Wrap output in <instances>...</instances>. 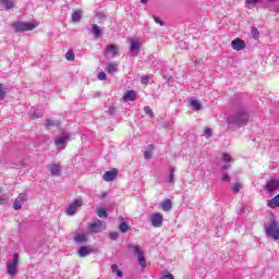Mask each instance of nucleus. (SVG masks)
<instances>
[{
    "label": "nucleus",
    "mask_w": 279,
    "mask_h": 279,
    "mask_svg": "<svg viewBox=\"0 0 279 279\" xmlns=\"http://www.w3.org/2000/svg\"><path fill=\"white\" fill-rule=\"evenodd\" d=\"M251 34L255 40H258V36H260V33L258 32V28H256V26L252 27Z\"/></svg>",
    "instance_id": "30"
},
{
    "label": "nucleus",
    "mask_w": 279,
    "mask_h": 279,
    "mask_svg": "<svg viewBox=\"0 0 279 279\" xmlns=\"http://www.w3.org/2000/svg\"><path fill=\"white\" fill-rule=\"evenodd\" d=\"M65 59L73 62V60H75V52H73V50H68L65 53Z\"/></svg>",
    "instance_id": "29"
},
{
    "label": "nucleus",
    "mask_w": 279,
    "mask_h": 279,
    "mask_svg": "<svg viewBox=\"0 0 279 279\" xmlns=\"http://www.w3.org/2000/svg\"><path fill=\"white\" fill-rule=\"evenodd\" d=\"M98 80H100V81L106 80V74H105V72H99V73H98Z\"/></svg>",
    "instance_id": "47"
},
{
    "label": "nucleus",
    "mask_w": 279,
    "mask_h": 279,
    "mask_svg": "<svg viewBox=\"0 0 279 279\" xmlns=\"http://www.w3.org/2000/svg\"><path fill=\"white\" fill-rule=\"evenodd\" d=\"M102 178L105 182H112V180L117 179V169L105 172Z\"/></svg>",
    "instance_id": "15"
},
{
    "label": "nucleus",
    "mask_w": 279,
    "mask_h": 279,
    "mask_svg": "<svg viewBox=\"0 0 279 279\" xmlns=\"http://www.w3.org/2000/svg\"><path fill=\"white\" fill-rule=\"evenodd\" d=\"M108 53H111L112 58H114V56H119V46L112 44L107 46L105 56H108Z\"/></svg>",
    "instance_id": "13"
},
{
    "label": "nucleus",
    "mask_w": 279,
    "mask_h": 279,
    "mask_svg": "<svg viewBox=\"0 0 279 279\" xmlns=\"http://www.w3.org/2000/svg\"><path fill=\"white\" fill-rule=\"evenodd\" d=\"M265 231L267 236H270V239H274V241H278L279 239V226L276 220H271L268 226L265 227Z\"/></svg>",
    "instance_id": "4"
},
{
    "label": "nucleus",
    "mask_w": 279,
    "mask_h": 279,
    "mask_svg": "<svg viewBox=\"0 0 279 279\" xmlns=\"http://www.w3.org/2000/svg\"><path fill=\"white\" fill-rule=\"evenodd\" d=\"M141 83L142 84H149V76H142Z\"/></svg>",
    "instance_id": "43"
},
{
    "label": "nucleus",
    "mask_w": 279,
    "mask_h": 279,
    "mask_svg": "<svg viewBox=\"0 0 279 279\" xmlns=\"http://www.w3.org/2000/svg\"><path fill=\"white\" fill-rule=\"evenodd\" d=\"M8 199H10L8 195L0 196V205L8 204Z\"/></svg>",
    "instance_id": "38"
},
{
    "label": "nucleus",
    "mask_w": 279,
    "mask_h": 279,
    "mask_svg": "<svg viewBox=\"0 0 279 279\" xmlns=\"http://www.w3.org/2000/svg\"><path fill=\"white\" fill-rule=\"evenodd\" d=\"M205 134H206L207 138H210V136H213V130L205 129Z\"/></svg>",
    "instance_id": "46"
},
{
    "label": "nucleus",
    "mask_w": 279,
    "mask_h": 279,
    "mask_svg": "<svg viewBox=\"0 0 279 279\" xmlns=\"http://www.w3.org/2000/svg\"><path fill=\"white\" fill-rule=\"evenodd\" d=\"M36 25L37 24L33 22H13L11 27H13L15 32H32V29H36Z\"/></svg>",
    "instance_id": "2"
},
{
    "label": "nucleus",
    "mask_w": 279,
    "mask_h": 279,
    "mask_svg": "<svg viewBox=\"0 0 279 279\" xmlns=\"http://www.w3.org/2000/svg\"><path fill=\"white\" fill-rule=\"evenodd\" d=\"M129 250H132L134 254L137 256L138 265L142 267H147V260L145 259V252L141 250V246L134 245V244H129Z\"/></svg>",
    "instance_id": "5"
},
{
    "label": "nucleus",
    "mask_w": 279,
    "mask_h": 279,
    "mask_svg": "<svg viewBox=\"0 0 279 279\" xmlns=\"http://www.w3.org/2000/svg\"><path fill=\"white\" fill-rule=\"evenodd\" d=\"M226 169H230V165L222 166V171H226Z\"/></svg>",
    "instance_id": "49"
},
{
    "label": "nucleus",
    "mask_w": 279,
    "mask_h": 279,
    "mask_svg": "<svg viewBox=\"0 0 279 279\" xmlns=\"http://www.w3.org/2000/svg\"><path fill=\"white\" fill-rule=\"evenodd\" d=\"M78 21H82V11H75L72 14V22L73 23H78Z\"/></svg>",
    "instance_id": "27"
},
{
    "label": "nucleus",
    "mask_w": 279,
    "mask_h": 279,
    "mask_svg": "<svg viewBox=\"0 0 279 279\" xmlns=\"http://www.w3.org/2000/svg\"><path fill=\"white\" fill-rule=\"evenodd\" d=\"M89 254H93V248H90V246H81L78 248V256L81 258H84V257L88 256Z\"/></svg>",
    "instance_id": "17"
},
{
    "label": "nucleus",
    "mask_w": 279,
    "mask_h": 279,
    "mask_svg": "<svg viewBox=\"0 0 279 279\" xmlns=\"http://www.w3.org/2000/svg\"><path fill=\"white\" fill-rule=\"evenodd\" d=\"M243 185H241V183H234L232 186H231V191L233 193H239L241 191Z\"/></svg>",
    "instance_id": "33"
},
{
    "label": "nucleus",
    "mask_w": 279,
    "mask_h": 279,
    "mask_svg": "<svg viewBox=\"0 0 279 279\" xmlns=\"http://www.w3.org/2000/svg\"><path fill=\"white\" fill-rule=\"evenodd\" d=\"M267 206L268 208H279V194L268 201Z\"/></svg>",
    "instance_id": "20"
},
{
    "label": "nucleus",
    "mask_w": 279,
    "mask_h": 279,
    "mask_svg": "<svg viewBox=\"0 0 279 279\" xmlns=\"http://www.w3.org/2000/svg\"><path fill=\"white\" fill-rule=\"evenodd\" d=\"M7 272L9 276L19 274V253L13 254V258L7 262Z\"/></svg>",
    "instance_id": "3"
},
{
    "label": "nucleus",
    "mask_w": 279,
    "mask_h": 279,
    "mask_svg": "<svg viewBox=\"0 0 279 279\" xmlns=\"http://www.w3.org/2000/svg\"><path fill=\"white\" fill-rule=\"evenodd\" d=\"M191 106L196 110H202V104H199L197 100H191Z\"/></svg>",
    "instance_id": "35"
},
{
    "label": "nucleus",
    "mask_w": 279,
    "mask_h": 279,
    "mask_svg": "<svg viewBox=\"0 0 279 279\" xmlns=\"http://www.w3.org/2000/svg\"><path fill=\"white\" fill-rule=\"evenodd\" d=\"M222 182H230V175L228 173H222Z\"/></svg>",
    "instance_id": "44"
},
{
    "label": "nucleus",
    "mask_w": 279,
    "mask_h": 279,
    "mask_svg": "<svg viewBox=\"0 0 279 279\" xmlns=\"http://www.w3.org/2000/svg\"><path fill=\"white\" fill-rule=\"evenodd\" d=\"M269 3H274V2H276V1H278V0H267Z\"/></svg>",
    "instance_id": "52"
},
{
    "label": "nucleus",
    "mask_w": 279,
    "mask_h": 279,
    "mask_svg": "<svg viewBox=\"0 0 279 279\" xmlns=\"http://www.w3.org/2000/svg\"><path fill=\"white\" fill-rule=\"evenodd\" d=\"M102 230H106V222L102 220H96L95 222L89 225V231L93 234H97V233L101 232Z\"/></svg>",
    "instance_id": "7"
},
{
    "label": "nucleus",
    "mask_w": 279,
    "mask_h": 279,
    "mask_svg": "<svg viewBox=\"0 0 279 279\" xmlns=\"http://www.w3.org/2000/svg\"><path fill=\"white\" fill-rule=\"evenodd\" d=\"M96 215L97 217H99L100 219H107L108 217V211H106L102 207L98 208L96 210Z\"/></svg>",
    "instance_id": "24"
},
{
    "label": "nucleus",
    "mask_w": 279,
    "mask_h": 279,
    "mask_svg": "<svg viewBox=\"0 0 279 279\" xmlns=\"http://www.w3.org/2000/svg\"><path fill=\"white\" fill-rule=\"evenodd\" d=\"M32 117H33V119H38V111H34Z\"/></svg>",
    "instance_id": "48"
},
{
    "label": "nucleus",
    "mask_w": 279,
    "mask_h": 279,
    "mask_svg": "<svg viewBox=\"0 0 279 279\" xmlns=\"http://www.w3.org/2000/svg\"><path fill=\"white\" fill-rule=\"evenodd\" d=\"M25 202H27V194L21 193L13 203L14 210H21Z\"/></svg>",
    "instance_id": "9"
},
{
    "label": "nucleus",
    "mask_w": 279,
    "mask_h": 279,
    "mask_svg": "<svg viewBox=\"0 0 279 279\" xmlns=\"http://www.w3.org/2000/svg\"><path fill=\"white\" fill-rule=\"evenodd\" d=\"M144 112H145V114H148V117H150V119H154V111H151V108L149 106L144 107Z\"/></svg>",
    "instance_id": "34"
},
{
    "label": "nucleus",
    "mask_w": 279,
    "mask_h": 279,
    "mask_svg": "<svg viewBox=\"0 0 279 279\" xmlns=\"http://www.w3.org/2000/svg\"><path fill=\"white\" fill-rule=\"evenodd\" d=\"M160 206H161V209H163L165 213H169L173 208V204L171 203V199H169V198L161 202Z\"/></svg>",
    "instance_id": "18"
},
{
    "label": "nucleus",
    "mask_w": 279,
    "mask_h": 279,
    "mask_svg": "<svg viewBox=\"0 0 279 279\" xmlns=\"http://www.w3.org/2000/svg\"><path fill=\"white\" fill-rule=\"evenodd\" d=\"M136 99H138V95L134 90H129L123 96L124 101H136Z\"/></svg>",
    "instance_id": "14"
},
{
    "label": "nucleus",
    "mask_w": 279,
    "mask_h": 279,
    "mask_svg": "<svg viewBox=\"0 0 279 279\" xmlns=\"http://www.w3.org/2000/svg\"><path fill=\"white\" fill-rule=\"evenodd\" d=\"M84 204V202L82 199H74L72 204L69 205V207L66 208L65 213L66 215H69L70 217H73V215H75L77 213V208H81V206Z\"/></svg>",
    "instance_id": "6"
},
{
    "label": "nucleus",
    "mask_w": 279,
    "mask_h": 279,
    "mask_svg": "<svg viewBox=\"0 0 279 279\" xmlns=\"http://www.w3.org/2000/svg\"><path fill=\"white\" fill-rule=\"evenodd\" d=\"M2 5H4L5 10H12L14 8V1L12 0H0Z\"/></svg>",
    "instance_id": "25"
},
{
    "label": "nucleus",
    "mask_w": 279,
    "mask_h": 279,
    "mask_svg": "<svg viewBox=\"0 0 279 279\" xmlns=\"http://www.w3.org/2000/svg\"><path fill=\"white\" fill-rule=\"evenodd\" d=\"M231 47L235 51H242V49H245V41H243L241 38H236L231 41Z\"/></svg>",
    "instance_id": "12"
},
{
    "label": "nucleus",
    "mask_w": 279,
    "mask_h": 279,
    "mask_svg": "<svg viewBox=\"0 0 279 279\" xmlns=\"http://www.w3.org/2000/svg\"><path fill=\"white\" fill-rule=\"evenodd\" d=\"M109 236L111 241H117V239H119V232H110Z\"/></svg>",
    "instance_id": "40"
},
{
    "label": "nucleus",
    "mask_w": 279,
    "mask_h": 279,
    "mask_svg": "<svg viewBox=\"0 0 279 279\" xmlns=\"http://www.w3.org/2000/svg\"><path fill=\"white\" fill-rule=\"evenodd\" d=\"M160 279H175V278L173 277V275H171V272L166 270V271H163Z\"/></svg>",
    "instance_id": "36"
},
{
    "label": "nucleus",
    "mask_w": 279,
    "mask_h": 279,
    "mask_svg": "<svg viewBox=\"0 0 279 279\" xmlns=\"http://www.w3.org/2000/svg\"><path fill=\"white\" fill-rule=\"evenodd\" d=\"M144 158H145L146 160H149V158H151V151H150V150H145V151H144Z\"/></svg>",
    "instance_id": "42"
},
{
    "label": "nucleus",
    "mask_w": 279,
    "mask_h": 279,
    "mask_svg": "<svg viewBox=\"0 0 279 279\" xmlns=\"http://www.w3.org/2000/svg\"><path fill=\"white\" fill-rule=\"evenodd\" d=\"M49 171H50L51 175L58 178V177L62 175V166H60L59 163H51L49 166Z\"/></svg>",
    "instance_id": "11"
},
{
    "label": "nucleus",
    "mask_w": 279,
    "mask_h": 279,
    "mask_svg": "<svg viewBox=\"0 0 279 279\" xmlns=\"http://www.w3.org/2000/svg\"><path fill=\"white\" fill-rule=\"evenodd\" d=\"M246 3L251 5H256V3H260V0H246Z\"/></svg>",
    "instance_id": "45"
},
{
    "label": "nucleus",
    "mask_w": 279,
    "mask_h": 279,
    "mask_svg": "<svg viewBox=\"0 0 279 279\" xmlns=\"http://www.w3.org/2000/svg\"><path fill=\"white\" fill-rule=\"evenodd\" d=\"M175 167H170V174H169V179L168 182L173 183V180L175 178Z\"/></svg>",
    "instance_id": "31"
},
{
    "label": "nucleus",
    "mask_w": 279,
    "mask_h": 279,
    "mask_svg": "<svg viewBox=\"0 0 279 279\" xmlns=\"http://www.w3.org/2000/svg\"><path fill=\"white\" fill-rule=\"evenodd\" d=\"M71 136L69 134H63L57 138H54V144L57 146H60V145H66V142L70 141Z\"/></svg>",
    "instance_id": "16"
},
{
    "label": "nucleus",
    "mask_w": 279,
    "mask_h": 279,
    "mask_svg": "<svg viewBox=\"0 0 279 279\" xmlns=\"http://www.w3.org/2000/svg\"><path fill=\"white\" fill-rule=\"evenodd\" d=\"M150 221H151V226H154V228H161L162 221H165V218H163L162 214L155 213L151 215Z\"/></svg>",
    "instance_id": "10"
},
{
    "label": "nucleus",
    "mask_w": 279,
    "mask_h": 279,
    "mask_svg": "<svg viewBox=\"0 0 279 279\" xmlns=\"http://www.w3.org/2000/svg\"><path fill=\"white\" fill-rule=\"evenodd\" d=\"M247 121H250V114L245 109H241L234 114L227 118L228 130L234 132L238 128H243L247 125Z\"/></svg>",
    "instance_id": "1"
},
{
    "label": "nucleus",
    "mask_w": 279,
    "mask_h": 279,
    "mask_svg": "<svg viewBox=\"0 0 279 279\" xmlns=\"http://www.w3.org/2000/svg\"><path fill=\"white\" fill-rule=\"evenodd\" d=\"M148 149H149L148 151H150V153L154 151V145H151V144L148 145Z\"/></svg>",
    "instance_id": "50"
},
{
    "label": "nucleus",
    "mask_w": 279,
    "mask_h": 279,
    "mask_svg": "<svg viewBox=\"0 0 279 279\" xmlns=\"http://www.w3.org/2000/svg\"><path fill=\"white\" fill-rule=\"evenodd\" d=\"M148 0H141V3H147Z\"/></svg>",
    "instance_id": "53"
},
{
    "label": "nucleus",
    "mask_w": 279,
    "mask_h": 279,
    "mask_svg": "<svg viewBox=\"0 0 279 279\" xmlns=\"http://www.w3.org/2000/svg\"><path fill=\"white\" fill-rule=\"evenodd\" d=\"M153 19H154L155 23H157V24L160 25L161 27L165 26V22H162V20H160V17L154 15Z\"/></svg>",
    "instance_id": "37"
},
{
    "label": "nucleus",
    "mask_w": 279,
    "mask_h": 279,
    "mask_svg": "<svg viewBox=\"0 0 279 279\" xmlns=\"http://www.w3.org/2000/svg\"><path fill=\"white\" fill-rule=\"evenodd\" d=\"M60 125V121H54L51 119H46V128H58Z\"/></svg>",
    "instance_id": "26"
},
{
    "label": "nucleus",
    "mask_w": 279,
    "mask_h": 279,
    "mask_svg": "<svg viewBox=\"0 0 279 279\" xmlns=\"http://www.w3.org/2000/svg\"><path fill=\"white\" fill-rule=\"evenodd\" d=\"M106 197H108V193L105 192V193L101 194V198L106 199Z\"/></svg>",
    "instance_id": "51"
},
{
    "label": "nucleus",
    "mask_w": 279,
    "mask_h": 279,
    "mask_svg": "<svg viewBox=\"0 0 279 279\" xmlns=\"http://www.w3.org/2000/svg\"><path fill=\"white\" fill-rule=\"evenodd\" d=\"M74 241L76 243H86L88 241V238L86 236V233H77L74 236Z\"/></svg>",
    "instance_id": "21"
},
{
    "label": "nucleus",
    "mask_w": 279,
    "mask_h": 279,
    "mask_svg": "<svg viewBox=\"0 0 279 279\" xmlns=\"http://www.w3.org/2000/svg\"><path fill=\"white\" fill-rule=\"evenodd\" d=\"M222 160L225 161V162H230V160H232V157H230V155H228V154H223V157H222Z\"/></svg>",
    "instance_id": "41"
},
{
    "label": "nucleus",
    "mask_w": 279,
    "mask_h": 279,
    "mask_svg": "<svg viewBox=\"0 0 279 279\" xmlns=\"http://www.w3.org/2000/svg\"><path fill=\"white\" fill-rule=\"evenodd\" d=\"M264 189L267 193H275V191H279V180L270 179L266 182Z\"/></svg>",
    "instance_id": "8"
},
{
    "label": "nucleus",
    "mask_w": 279,
    "mask_h": 279,
    "mask_svg": "<svg viewBox=\"0 0 279 279\" xmlns=\"http://www.w3.org/2000/svg\"><path fill=\"white\" fill-rule=\"evenodd\" d=\"M120 219H121L122 222L119 226V230H120V232L125 233L130 230V226L128 225V222H125L123 220V217H121Z\"/></svg>",
    "instance_id": "23"
},
{
    "label": "nucleus",
    "mask_w": 279,
    "mask_h": 279,
    "mask_svg": "<svg viewBox=\"0 0 279 279\" xmlns=\"http://www.w3.org/2000/svg\"><path fill=\"white\" fill-rule=\"evenodd\" d=\"M5 99V92L3 90V85L0 84V101H3Z\"/></svg>",
    "instance_id": "39"
},
{
    "label": "nucleus",
    "mask_w": 279,
    "mask_h": 279,
    "mask_svg": "<svg viewBox=\"0 0 279 279\" xmlns=\"http://www.w3.org/2000/svg\"><path fill=\"white\" fill-rule=\"evenodd\" d=\"M117 64H114V63H109L108 65H107V71H108V73H116V71H117Z\"/></svg>",
    "instance_id": "32"
},
{
    "label": "nucleus",
    "mask_w": 279,
    "mask_h": 279,
    "mask_svg": "<svg viewBox=\"0 0 279 279\" xmlns=\"http://www.w3.org/2000/svg\"><path fill=\"white\" fill-rule=\"evenodd\" d=\"M138 49H141V40L138 39H133L131 40V53H137Z\"/></svg>",
    "instance_id": "19"
},
{
    "label": "nucleus",
    "mask_w": 279,
    "mask_h": 279,
    "mask_svg": "<svg viewBox=\"0 0 279 279\" xmlns=\"http://www.w3.org/2000/svg\"><path fill=\"white\" fill-rule=\"evenodd\" d=\"M111 271L113 274H117L118 278H123V272L121 270H119V266H117V264H113L111 266Z\"/></svg>",
    "instance_id": "28"
},
{
    "label": "nucleus",
    "mask_w": 279,
    "mask_h": 279,
    "mask_svg": "<svg viewBox=\"0 0 279 279\" xmlns=\"http://www.w3.org/2000/svg\"><path fill=\"white\" fill-rule=\"evenodd\" d=\"M92 34L95 36V38L101 37V28L97 24H93L92 26Z\"/></svg>",
    "instance_id": "22"
}]
</instances>
